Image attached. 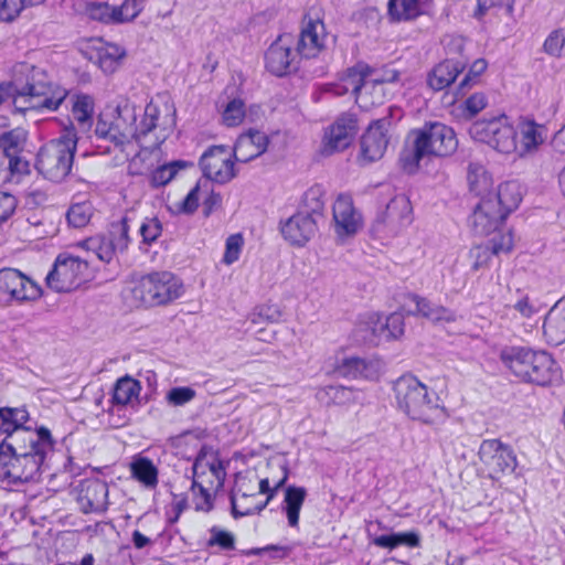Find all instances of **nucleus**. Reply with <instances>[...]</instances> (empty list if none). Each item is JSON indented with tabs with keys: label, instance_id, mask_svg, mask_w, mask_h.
<instances>
[{
	"label": "nucleus",
	"instance_id": "nucleus-27",
	"mask_svg": "<svg viewBox=\"0 0 565 565\" xmlns=\"http://www.w3.org/2000/svg\"><path fill=\"white\" fill-rule=\"evenodd\" d=\"M431 0H388L387 13L393 22L413 21L425 13Z\"/></svg>",
	"mask_w": 565,
	"mask_h": 565
},
{
	"label": "nucleus",
	"instance_id": "nucleus-32",
	"mask_svg": "<svg viewBox=\"0 0 565 565\" xmlns=\"http://www.w3.org/2000/svg\"><path fill=\"white\" fill-rule=\"evenodd\" d=\"M404 315L402 312H393L386 317L385 322H381L380 320L375 322L372 328V332L380 340H397L404 335Z\"/></svg>",
	"mask_w": 565,
	"mask_h": 565
},
{
	"label": "nucleus",
	"instance_id": "nucleus-21",
	"mask_svg": "<svg viewBox=\"0 0 565 565\" xmlns=\"http://www.w3.org/2000/svg\"><path fill=\"white\" fill-rule=\"evenodd\" d=\"M359 130L358 117L352 113L341 114L326 134L327 147L331 152L347 149Z\"/></svg>",
	"mask_w": 565,
	"mask_h": 565
},
{
	"label": "nucleus",
	"instance_id": "nucleus-54",
	"mask_svg": "<svg viewBox=\"0 0 565 565\" xmlns=\"http://www.w3.org/2000/svg\"><path fill=\"white\" fill-rule=\"evenodd\" d=\"M487 106V97L483 93H475L462 104L465 117H473Z\"/></svg>",
	"mask_w": 565,
	"mask_h": 565
},
{
	"label": "nucleus",
	"instance_id": "nucleus-63",
	"mask_svg": "<svg viewBox=\"0 0 565 565\" xmlns=\"http://www.w3.org/2000/svg\"><path fill=\"white\" fill-rule=\"evenodd\" d=\"M223 198L221 193L211 191L210 194L203 201L202 213L205 217H209L215 210L222 206Z\"/></svg>",
	"mask_w": 565,
	"mask_h": 565
},
{
	"label": "nucleus",
	"instance_id": "nucleus-55",
	"mask_svg": "<svg viewBox=\"0 0 565 565\" xmlns=\"http://www.w3.org/2000/svg\"><path fill=\"white\" fill-rule=\"evenodd\" d=\"M499 227L493 232L494 235L488 242L493 249V252L499 255L500 253H509L513 248V237L512 233L509 231L507 233H495Z\"/></svg>",
	"mask_w": 565,
	"mask_h": 565
},
{
	"label": "nucleus",
	"instance_id": "nucleus-44",
	"mask_svg": "<svg viewBox=\"0 0 565 565\" xmlns=\"http://www.w3.org/2000/svg\"><path fill=\"white\" fill-rule=\"evenodd\" d=\"M488 67V63L484 58L476 60L469 67L468 73L461 79L457 87V95L465 96L468 89H470L476 83L481 74L486 72Z\"/></svg>",
	"mask_w": 565,
	"mask_h": 565
},
{
	"label": "nucleus",
	"instance_id": "nucleus-18",
	"mask_svg": "<svg viewBox=\"0 0 565 565\" xmlns=\"http://www.w3.org/2000/svg\"><path fill=\"white\" fill-rule=\"evenodd\" d=\"M227 147L224 145L210 146L201 156L199 166L202 174L209 181L225 184L236 177V161L232 156L226 157Z\"/></svg>",
	"mask_w": 565,
	"mask_h": 565
},
{
	"label": "nucleus",
	"instance_id": "nucleus-2",
	"mask_svg": "<svg viewBox=\"0 0 565 565\" xmlns=\"http://www.w3.org/2000/svg\"><path fill=\"white\" fill-rule=\"evenodd\" d=\"M68 96V90L53 83L38 66L21 63L14 70V81L0 83V106L11 100L17 113L56 111Z\"/></svg>",
	"mask_w": 565,
	"mask_h": 565
},
{
	"label": "nucleus",
	"instance_id": "nucleus-11",
	"mask_svg": "<svg viewBox=\"0 0 565 565\" xmlns=\"http://www.w3.org/2000/svg\"><path fill=\"white\" fill-rule=\"evenodd\" d=\"M395 117L399 120L402 110L398 107L391 106L385 116L370 122L360 139L359 159L361 161L372 163L384 156L390 141L388 131Z\"/></svg>",
	"mask_w": 565,
	"mask_h": 565
},
{
	"label": "nucleus",
	"instance_id": "nucleus-40",
	"mask_svg": "<svg viewBox=\"0 0 565 565\" xmlns=\"http://www.w3.org/2000/svg\"><path fill=\"white\" fill-rule=\"evenodd\" d=\"M93 215V206L90 202H79L72 204L66 212V220L70 226L82 228L86 226Z\"/></svg>",
	"mask_w": 565,
	"mask_h": 565
},
{
	"label": "nucleus",
	"instance_id": "nucleus-31",
	"mask_svg": "<svg viewBox=\"0 0 565 565\" xmlns=\"http://www.w3.org/2000/svg\"><path fill=\"white\" fill-rule=\"evenodd\" d=\"M72 114L83 132L90 130L93 126L94 98L84 93L73 95Z\"/></svg>",
	"mask_w": 565,
	"mask_h": 565
},
{
	"label": "nucleus",
	"instance_id": "nucleus-41",
	"mask_svg": "<svg viewBox=\"0 0 565 565\" xmlns=\"http://www.w3.org/2000/svg\"><path fill=\"white\" fill-rule=\"evenodd\" d=\"M129 221L130 218L125 215L118 222H113L110 224L108 238L114 243L115 247H117L118 250L121 253L128 248V245L130 243Z\"/></svg>",
	"mask_w": 565,
	"mask_h": 565
},
{
	"label": "nucleus",
	"instance_id": "nucleus-52",
	"mask_svg": "<svg viewBox=\"0 0 565 565\" xmlns=\"http://www.w3.org/2000/svg\"><path fill=\"white\" fill-rule=\"evenodd\" d=\"M195 395L196 392L190 386H175L168 391L166 399L172 406H183L191 402Z\"/></svg>",
	"mask_w": 565,
	"mask_h": 565
},
{
	"label": "nucleus",
	"instance_id": "nucleus-56",
	"mask_svg": "<svg viewBox=\"0 0 565 565\" xmlns=\"http://www.w3.org/2000/svg\"><path fill=\"white\" fill-rule=\"evenodd\" d=\"M196 489L199 490V494L202 498V501L195 502V510L203 512L212 511L214 508V501L209 489L205 488L199 480H192L191 490L195 492Z\"/></svg>",
	"mask_w": 565,
	"mask_h": 565
},
{
	"label": "nucleus",
	"instance_id": "nucleus-24",
	"mask_svg": "<svg viewBox=\"0 0 565 565\" xmlns=\"http://www.w3.org/2000/svg\"><path fill=\"white\" fill-rule=\"evenodd\" d=\"M543 337L550 345L565 342V296L547 311L543 321Z\"/></svg>",
	"mask_w": 565,
	"mask_h": 565
},
{
	"label": "nucleus",
	"instance_id": "nucleus-62",
	"mask_svg": "<svg viewBox=\"0 0 565 565\" xmlns=\"http://www.w3.org/2000/svg\"><path fill=\"white\" fill-rule=\"evenodd\" d=\"M20 0H0V20L3 22L13 21L23 10L19 8Z\"/></svg>",
	"mask_w": 565,
	"mask_h": 565
},
{
	"label": "nucleus",
	"instance_id": "nucleus-17",
	"mask_svg": "<svg viewBox=\"0 0 565 565\" xmlns=\"http://www.w3.org/2000/svg\"><path fill=\"white\" fill-rule=\"evenodd\" d=\"M413 222V207L405 194L394 195L377 214L372 231L375 233L396 234Z\"/></svg>",
	"mask_w": 565,
	"mask_h": 565
},
{
	"label": "nucleus",
	"instance_id": "nucleus-49",
	"mask_svg": "<svg viewBox=\"0 0 565 565\" xmlns=\"http://www.w3.org/2000/svg\"><path fill=\"white\" fill-rule=\"evenodd\" d=\"M88 243L94 248L96 257L104 263H110L118 250L108 237L89 239Z\"/></svg>",
	"mask_w": 565,
	"mask_h": 565
},
{
	"label": "nucleus",
	"instance_id": "nucleus-59",
	"mask_svg": "<svg viewBox=\"0 0 565 565\" xmlns=\"http://www.w3.org/2000/svg\"><path fill=\"white\" fill-rule=\"evenodd\" d=\"M18 200L9 192L0 191V223L6 222L14 213Z\"/></svg>",
	"mask_w": 565,
	"mask_h": 565
},
{
	"label": "nucleus",
	"instance_id": "nucleus-5",
	"mask_svg": "<svg viewBox=\"0 0 565 565\" xmlns=\"http://www.w3.org/2000/svg\"><path fill=\"white\" fill-rule=\"evenodd\" d=\"M501 360L516 377L527 383L545 386L562 376L557 362L544 350L513 345L502 350Z\"/></svg>",
	"mask_w": 565,
	"mask_h": 565
},
{
	"label": "nucleus",
	"instance_id": "nucleus-42",
	"mask_svg": "<svg viewBox=\"0 0 565 565\" xmlns=\"http://www.w3.org/2000/svg\"><path fill=\"white\" fill-rule=\"evenodd\" d=\"M26 141V131L22 128L11 129L0 135V146L3 148L6 156L20 153Z\"/></svg>",
	"mask_w": 565,
	"mask_h": 565
},
{
	"label": "nucleus",
	"instance_id": "nucleus-39",
	"mask_svg": "<svg viewBox=\"0 0 565 565\" xmlns=\"http://www.w3.org/2000/svg\"><path fill=\"white\" fill-rule=\"evenodd\" d=\"M322 189L319 185L308 189L302 196V205L299 212L307 213L312 218L318 220L323 215L324 201L322 200Z\"/></svg>",
	"mask_w": 565,
	"mask_h": 565
},
{
	"label": "nucleus",
	"instance_id": "nucleus-57",
	"mask_svg": "<svg viewBox=\"0 0 565 565\" xmlns=\"http://www.w3.org/2000/svg\"><path fill=\"white\" fill-rule=\"evenodd\" d=\"M212 452L213 448L209 445H203L200 448L192 466V480H198L202 476L206 475L209 468H205V462L209 461L206 458Z\"/></svg>",
	"mask_w": 565,
	"mask_h": 565
},
{
	"label": "nucleus",
	"instance_id": "nucleus-1",
	"mask_svg": "<svg viewBox=\"0 0 565 565\" xmlns=\"http://www.w3.org/2000/svg\"><path fill=\"white\" fill-rule=\"evenodd\" d=\"M467 180L469 190L480 200L469 217V224L478 235H489L500 227L509 214L522 201L521 185L518 181H507L491 189L492 179L482 166L469 164Z\"/></svg>",
	"mask_w": 565,
	"mask_h": 565
},
{
	"label": "nucleus",
	"instance_id": "nucleus-51",
	"mask_svg": "<svg viewBox=\"0 0 565 565\" xmlns=\"http://www.w3.org/2000/svg\"><path fill=\"white\" fill-rule=\"evenodd\" d=\"M162 233V224L158 217L146 218L139 227L142 243L152 244Z\"/></svg>",
	"mask_w": 565,
	"mask_h": 565
},
{
	"label": "nucleus",
	"instance_id": "nucleus-50",
	"mask_svg": "<svg viewBox=\"0 0 565 565\" xmlns=\"http://www.w3.org/2000/svg\"><path fill=\"white\" fill-rule=\"evenodd\" d=\"M401 73L399 71L391 67L390 65H385L382 68H374L370 83L374 88L377 86H382L383 84H393L399 81Z\"/></svg>",
	"mask_w": 565,
	"mask_h": 565
},
{
	"label": "nucleus",
	"instance_id": "nucleus-15",
	"mask_svg": "<svg viewBox=\"0 0 565 565\" xmlns=\"http://www.w3.org/2000/svg\"><path fill=\"white\" fill-rule=\"evenodd\" d=\"M478 456L493 480L512 473L518 465L516 456L510 445L499 439H484L480 444Z\"/></svg>",
	"mask_w": 565,
	"mask_h": 565
},
{
	"label": "nucleus",
	"instance_id": "nucleus-38",
	"mask_svg": "<svg viewBox=\"0 0 565 565\" xmlns=\"http://www.w3.org/2000/svg\"><path fill=\"white\" fill-rule=\"evenodd\" d=\"M371 364L360 356L344 358L338 362L335 374L348 379L369 377Z\"/></svg>",
	"mask_w": 565,
	"mask_h": 565
},
{
	"label": "nucleus",
	"instance_id": "nucleus-26",
	"mask_svg": "<svg viewBox=\"0 0 565 565\" xmlns=\"http://www.w3.org/2000/svg\"><path fill=\"white\" fill-rule=\"evenodd\" d=\"M465 68L466 63L456 58H446L430 71L427 84L434 90H443L449 87Z\"/></svg>",
	"mask_w": 565,
	"mask_h": 565
},
{
	"label": "nucleus",
	"instance_id": "nucleus-28",
	"mask_svg": "<svg viewBox=\"0 0 565 565\" xmlns=\"http://www.w3.org/2000/svg\"><path fill=\"white\" fill-rule=\"evenodd\" d=\"M307 494V489L305 487L290 484L285 488L281 509L286 513L289 526H298L300 510L303 505Z\"/></svg>",
	"mask_w": 565,
	"mask_h": 565
},
{
	"label": "nucleus",
	"instance_id": "nucleus-7",
	"mask_svg": "<svg viewBox=\"0 0 565 565\" xmlns=\"http://www.w3.org/2000/svg\"><path fill=\"white\" fill-rule=\"evenodd\" d=\"M398 408L411 419L429 424L434 420V412H443L439 407V397L417 377L405 374L398 377L393 385Z\"/></svg>",
	"mask_w": 565,
	"mask_h": 565
},
{
	"label": "nucleus",
	"instance_id": "nucleus-45",
	"mask_svg": "<svg viewBox=\"0 0 565 565\" xmlns=\"http://www.w3.org/2000/svg\"><path fill=\"white\" fill-rule=\"evenodd\" d=\"M543 50L551 56L561 57L565 55V26L548 34L544 41Z\"/></svg>",
	"mask_w": 565,
	"mask_h": 565
},
{
	"label": "nucleus",
	"instance_id": "nucleus-20",
	"mask_svg": "<svg viewBox=\"0 0 565 565\" xmlns=\"http://www.w3.org/2000/svg\"><path fill=\"white\" fill-rule=\"evenodd\" d=\"M279 231L290 245L302 247L316 235L318 220L298 211L287 220L280 221Z\"/></svg>",
	"mask_w": 565,
	"mask_h": 565
},
{
	"label": "nucleus",
	"instance_id": "nucleus-16",
	"mask_svg": "<svg viewBox=\"0 0 565 565\" xmlns=\"http://www.w3.org/2000/svg\"><path fill=\"white\" fill-rule=\"evenodd\" d=\"M145 0H124L120 4L87 2L85 13L92 20L108 25L132 22L143 10Z\"/></svg>",
	"mask_w": 565,
	"mask_h": 565
},
{
	"label": "nucleus",
	"instance_id": "nucleus-23",
	"mask_svg": "<svg viewBox=\"0 0 565 565\" xmlns=\"http://www.w3.org/2000/svg\"><path fill=\"white\" fill-rule=\"evenodd\" d=\"M404 298L414 303L413 309H407L408 316H420L434 322H454L456 313L451 309L441 305H436L425 297L414 292H407Z\"/></svg>",
	"mask_w": 565,
	"mask_h": 565
},
{
	"label": "nucleus",
	"instance_id": "nucleus-9",
	"mask_svg": "<svg viewBox=\"0 0 565 565\" xmlns=\"http://www.w3.org/2000/svg\"><path fill=\"white\" fill-rule=\"evenodd\" d=\"M468 132L473 140L487 143L498 152L511 153L518 149V131L505 115L478 119Z\"/></svg>",
	"mask_w": 565,
	"mask_h": 565
},
{
	"label": "nucleus",
	"instance_id": "nucleus-47",
	"mask_svg": "<svg viewBox=\"0 0 565 565\" xmlns=\"http://www.w3.org/2000/svg\"><path fill=\"white\" fill-rule=\"evenodd\" d=\"M245 117V105L239 98L232 99L223 111V122L228 127L238 126Z\"/></svg>",
	"mask_w": 565,
	"mask_h": 565
},
{
	"label": "nucleus",
	"instance_id": "nucleus-4",
	"mask_svg": "<svg viewBox=\"0 0 565 565\" xmlns=\"http://www.w3.org/2000/svg\"><path fill=\"white\" fill-rule=\"evenodd\" d=\"M412 147H405L399 153L402 169L413 174L424 158L449 157L458 148L455 130L440 121H426L420 128L411 130Z\"/></svg>",
	"mask_w": 565,
	"mask_h": 565
},
{
	"label": "nucleus",
	"instance_id": "nucleus-33",
	"mask_svg": "<svg viewBox=\"0 0 565 565\" xmlns=\"http://www.w3.org/2000/svg\"><path fill=\"white\" fill-rule=\"evenodd\" d=\"M358 392L350 386L344 385H327L317 392V398L330 405H347L355 402Z\"/></svg>",
	"mask_w": 565,
	"mask_h": 565
},
{
	"label": "nucleus",
	"instance_id": "nucleus-13",
	"mask_svg": "<svg viewBox=\"0 0 565 565\" xmlns=\"http://www.w3.org/2000/svg\"><path fill=\"white\" fill-rule=\"evenodd\" d=\"M54 448L40 447L4 459L6 466L0 467V476L13 484L38 481L46 455Z\"/></svg>",
	"mask_w": 565,
	"mask_h": 565
},
{
	"label": "nucleus",
	"instance_id": "nucleus-12",
	"mask_svg": "<svg viewBox=\"0 0 565 565\" xmlns=\"http://www.w3.org/2000/svg\"><path fill=\"white\" fill-rule=\"evenodd\" d=\"M42 295V287L19 269H0V307L35 301Z\"/></svg>",
	"mask_w": 565,
	"mask_h": 565
},
{
	"label": "nucleus",
	"instance_id": "nucleus-19",
	"mask_svg": "<svg viewBox=\"0 0 565 565\" xmlns=\"http://www.w3.org/2000/svg\"><path fill=\"white\" fill-rule=\"evenodd\" d=\"M76 501L84 514L104 513L108 509V486L105 481L92 478L79 482Z\"/></svg>",
	"mask_w": 565,
	"mask_h": 565
},
{
	"label": "nucleus",
	"instance_id": "nucleus-8",
	"mask_svg": "<svg viewBox=\"0 0 565 565\" xmlns=\"http://www.w3.org/2000/svg\"><path fill=\"white\" fill-rule=\"evenodd\" d=\"M131 294L145 307L166 306L184 294V285L171 271H152L140 277Z\"/></svg>",
	"mask_w": 565,
	"mask_h": 565
},
{
	"label": "nucleus",
	"instance_id": "nucleus-34",
	"mask_svg": "<svg viewBox=\"0 0 565 565\" xmlns=\"http://www.w3.org/2000/svg\"><path fill=\"white\" fill-rule=\"evenodd\" d=\"M245 145H253L256 148V152L248 157L239 158L236 154V150H234L233 157L238 162H249L266 152L269 145V137L259 130L249 129L248 132L239 136L236 143V149L242 148Z\"/></svg>",
	"mask_w": 565,
	"mask_h": 565
},
{
	"label": "nucleus",
	"instance_id": "nucleus-14",
	"mask_svg": "<svg viewBox=\"0 0 565 565\" xmlns=\"http://www.w3.org/2000/svg\"><path fill=\"white\" fill-rule=\"evenodd\" d=\"M294 46L295 36L291 33L280 34L265 52V70L279 78L296 73L300 55Z\"/></svg>",
	"mask_w": 565,
	"mask_h": 565
},
{
	"label": "nucleus",
	"instance_id": "nucleus-61",
	"mask_svg": "<svg viewBox=\"0 0 565 565\" xmlns=\"http://www.w3.org/2000/svg\"><path fill=\"white\" fill-rule=\"evenodd\" d=\"M210 455L213 457V459L205 462V468H209V471L217 480V487H223L226 478L225 463L223 460L218 459L217 452L213 451Z\"/></svg>",
	"mask_w": 565,
	"mask_h": 565
},
{
	"label": "nucleus",
	"instance_id": "nucleus-48",
	"mask_svg": "<svg viewBox=\"0 0 565 565\" xmlns=\"http://www.w3.org/2000/svg\"><path fill=\"white\" fill-rule=\"evenodd\" d=\"M495 255L492 247L488 244L473 246L469 252L470 258L473 259L471 268L477 271L489 267L490 260Z\"/></svg>",
	"mask_w": 565,
	"mask_h": 565
},
{
	"label": "nucleus",
	"instance_id": "nucleus-25",
	"mask_svg": "<svg viewBox=\"0 0 565 565\" xmlns=\"http://www.w3.org/2000/svg\"><path fill=\"white\" fill-rule=\"evenodd\" d=\"M319 29L321 31L324 30L323 22L320 20H310L301 30L297 43L295 42L297 53L300 55V57H316L318 53L323 49L324 38L320 36Z\"/></svg>",
	"mask_w": 565,
	"mask_h": 565
},
{
	"label": "nucleus",
	"instance_id": "nucleus-64",
	"mask_svg": "<svg viewBox=\"0 0 565 565\" xmlns=\"http://www.w3.org/2000/svg\"><path fill=\"white\" fill-rule=\"evenodd\" d=\"M398 546H407L409 548L420 546V535L417 531L395 532Z\"/></svg>",
	"mask_w": 565,
	"mask_h": 565
},
{
	"label": "nucleus",
	"instance_id": "nucleus-22",
	"mask_svg": "<svg viewBox=\"0 0 565 565\" xmlns=\"http://www.w3.org/2000/svg\"><path fill=\"white\" fill-rule=\"evenodd\" d=\"M333 220L338 236H352L360 227V215L356 213L350 196L340 194L333 204Z\"/></svg>",
	"mask_w": 565,
	"mask_h": 565
},
{
	"label": "nucleus",
	"instance_id": "nucleus-36",
	"mask_svg": "<svg viewBox=\"0 0 565 565\" xmlns=\"http://www.w3.org/2000/svg\"><path fill=\"white\" fill-rule=\"evenodd\" d=\"M193 163L185 160H173L156 168L150 174V185L153 189H158L167 185L178 172Z\"/></svg>",
	"mask_w": 565,
	"mask_h": 565
},
{
	"label": "nucleus",
	"instance_id": "nucleus-29",
	"mask_svg": "<svg viewBox=\"0 0 565 565\" xmlns=\"http://www.w3.org/2000/svg\"><path fill=\"white\" fill-rule=\"evenodd\" d=\"M129 467L132 478L142 486L148 489L157 487L159 471L150 458L137 455L132 458Z\"/></svg>",
	"mask_w": 565,
	"mask_h": 565
},
{
	"label": "nucleus",
	"instance_id": "nucleus-10",
	"mask_svg": "<svg viewBox=\"0 0 565 565\" xmlns=\"http://www.w3.org/2000/svg\"><path fill=\"white\" fill-rule=\"evenodd\" d=\"M87 260L61 253L46 275V286L56 292H71L88 280Z\"/></svg>",
	"mask_w": 565,
	"mask_h": 565
},
{
	"label": "nucleus",
	"instance_id": "nucleus-37",
	"mask_svg": "<svg viewBox=\"0 0 565 565\" xmlns=\"http://www.w3.org/2000/svg\"><path fill=\"white\" fill-rule=\"evenodd\" d=\"M542 129L543 127L537 125L534 120H522L519 124L521 135V154L530 152L543 143L544 139L542 136Z\"/></svg>",
	"mask_w": 565,
	"mask_h": 565
},
{
	"label": "nucleus",
	"instance_id": "nucleus-43",
	"mask_svg": "<svg viewBox=\"0 0 565 565\" xmlns=\"http://www.w3.org/2000/svg\"><path fill=\"white\" fill-rule=\"evenodd\" d=\"M210 539L206 541V547H218L220 551H234L236 537L235 535L217 525L209 529Z\"/></svg>",
	"mask_w": 565,
	"mask_h": 565
},
{
	"label": "nucleus",
	"instance_id": "nucleus-6",
	"mask_svg": "<svg viewBox=\"0 0 565 565\" xmlns=\"http://www.w3.org/2000/svg\"><path fill=\"white\" fill-rule=\"evenodd\" d=\"M68 121V126L64 128L60 138L40 148L35 161L38 172L46 180L56 183L70 174L77 149L76 128L71 120Z\"/></svg>",
	"mask_w": 565,
	"mask_h": 565
},
{
	"label": "nucleus",
	"instance_id": "nucleus-53",
	"mask_svg": "<svg viewBox=\"0 0 565 565\" xmlns=\"http://www.w3.org/2000/svg\"><path fill=\"white\" fill-rule=\"evenodd\" d=\"M244 239L242 234H232L227 237L225 243V253L223 256V263L231 265L235 263L241 254Z\"/></svg>",
	"mask_w": 565,
	"mask_h": 565
},
{
	"label": "nucleus",
	"instance_id": "nucleus-46",
	"mask_svg": "<svg viewBox=\"0 0 565 565\" xmlns=\"http://www.w3.org/2000/svg\"><path fill=\"white\" fill-rule=\"evenodd\" d=\"M281 316L282 312L277 305H263L254 309L250 321L254 324L262 322L276 323L280 321Z\"/></svg>",
	"mask_w": 565,
	"mask_h": 565
},
{
	"label": "nucleus",
	"instance_id": "nucleus-35",
	"mask_svg": "<svg viewBox=\"0 0 565 565\" xmlns=\"http://www.w3.org/2000/svg\"><path fill=\"white\" fill-rule=\"evenodd\" d=\"M141 391L139 381L130 377L129 375L122 376L117 380L113 388L111 402L116 405L125 406L138 397Z\"/></svg>",
	"mask_w": 565,
	"mask_h": 565
},
{
	"label": "nucleus",
	"instance_id": "nucleus-3",
	"mask_svg": "<svg viewBox=\"0 0 565 565\" xmlns=\"http://www.w3.org/2000/svg\"><path fill=\"white\" fill-rule=\"evenodd\" d=\"M30 415L23 407H0V436L4 439L0 444V467L6 466L4 459L31 451L40 447L54 448L55 440L51 430L45 426H26Z\"/></svg>",
	"mask_w": 565,
	"mask_h": 565
},
{
	"label": "nucleus",
	"instance_id": "nucleus-60",
	"mask_svg": "<svg viewBox=\"0 0 565 565\" xmlns=\"http://www.w3.org/2000/svg\"><path fill=\"white\" fill-rule=\"evenodd\" d=\"M9 159L8 173L11 178L18 177L17 182H19V178L24 174H29V161L23 160L19 157V153H12L11 156H7Z\"/></svg>",
	"mask_w": 565,
	"mask_h": 565
},
{
	"label": "nucleus",
	"instance_id": "nucleus-30",
	"mask_svg": "<svg viewBox=\"0 0 565 565\" xmlns=\"http://www.w3.org/2000/svg\"><path fill=\"white\" fill-rule=\"evenodd\" d=\"M372 66L363 61H359L353 66L347 68L341 76L342 81L351 88V93L356 102L362 98V89L366 86V79L372 75Z\"/></svg>",
	"mask_w": 565,
	"mask_h": 565
},
{
	"label": "nucleus",
	"instance_id": "nucleus-58",
	"mask_svg": "<svg viewBox=\"0 0 565 565\" xmlns=\"http://www.w3.org/2000/svg\"><path fill=\"white\" fill-rule=\"evenodd\" d=\"M199 192H200V182H198L186 194V196L182 200V202L178 205V211L180 213L191 215L199 207Z\"/></svg>",
	"mask_w": 565,
	"mask_h": 565
}]
</instances>
